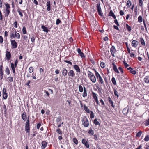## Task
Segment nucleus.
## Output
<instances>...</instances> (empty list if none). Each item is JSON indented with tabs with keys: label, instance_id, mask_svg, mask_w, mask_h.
Listing matches in <instances>:
<instances>
[{
	"label": "nucleus",
	"instance_id": "1",
	"mask_svg": "<svg viewBox=\"0 0 149 149\" xmlns=\"http://www.w3.org/2000/svg\"><path fill=\"white\" fill-rule=\"evenodd\" d=\"M81 122L82 124L84 127H88L89 123L87 118L85 116L82 117Z\"/></svg>",
	"mask_w": 149,
	"mask_h": 149
},
{
	"label": "nucleus",
	"instance_id": "2",
	"mask_svg": "<svg viewBox=\"0 0 149 149\" xmlns=\"http://www.w3.org/2000/svg\"><path fill=\"white\" fill-rule=\"evenodd\" d=\"M30 126L29 118L28 117L27 120L25 123V130L26 133H30Z\"/></svg>",
	"mask_w": 149,
	"mask_h": 149
},
{
	"label": "nucleus",
	"instance_id": "3",
	"mask_svg": "<svg viewBox=\"0 0 149 149\" xmlns=\"http://www.w3.org/2000/svg\"><path fill=\"white\" fill-rule=\"evenodd\" d=\"M84 110L87 113H90L91 112V113L90 114V118H91L92 119L93 118V112L92 111H90V109H88V107L86 106V105L84 104Z\"/></svg>",
	"mask_w": 149,
	"mask_h": 149
},
{
	"label": "nucleus",
	"instance_id": "4",
	"mask_svg": "<svg viewBox=\"0 0 149 149\" xmlns=\"http://www.w3.org/2000/svg\"><path fill=\"white\" fill-rule=\"evenodd\" d=\"M3 64H1L0 66V80H1L3 79L4 75L3 71Z\"/></svg>",
	"mask_w": 149,
	"mask_h": 149
},
{
	"label": "nucleus",
	"instance_id": "5",
	"mask_svg": "<svg viewBox=\"0 0 149 149\" xmlns=\"http://www.w3.org/2000/svg\"><path fill=\"white\" fill-rule=\"evenodd\" d=\"M11 45L12 48H16L17 47V44L15 40H10Z\"/></svg>",
	"mask_w": 149,
	"mask_h": 149
},
{
	"label": "nucleus",
	"instance_id": "6",
	"mask_svg": "<svg viewBox=\"0 0 149 149\" xmlns=\"http://www.w3.org/2000/svg\"><path fill=\"white\" fill-rule=\"evenodd\" d=\"M97 12H98V13L99 15L100 16H101V17L103 16V13L102 12L100 4H97Z\"/></svg>",
	"mask_w": 149,
	"mask_h": 149
},
{
	"label": "nucleus",
	"instance_id": "7",
	"mask_svg": "<svg viewBox=\"0 0 149 149\" xmlns=\"http://www.w3.org/2000/svg\"><path fill=\"white\" fill-rule=\"evenodd\" d=\"M6 59L8 61H9L11 58V53L8 51H6Z\"/></svg>",
	"mask_w": 149,
	"mask_h": 149
},
{
	"label": "nucleus",
	"instance_id": "8",
	"mask_svg": "<svg viewBox=\"0 0 149 149\" xmlns=\"http://www.w3.org/2000/svg\"><path fill=\"white\" fill-rule=\"evenodd\" d=\"M82 143L83 144H84L86 147L87 148H89V144L88 142L85 139H83L82 140Z\"/></svg>",
	"mask_w": 149,
	"mask_h": 149
},
{
	"label": "nucleus",
	"instance_id": "9",
	"mask_svg": "<svg viewBox=\"0 0 149 149\" xmlns=\"http://www.w3.org/2000/svg\"><path fill=\"white\" fill-rule=\"evenodd\" d=\"M41 144V149H45L47 147V143L46 141H42Z\"/></svg>",
	"mask_w": 149,
	"mask_h": 149
},
{
	"label": "nucleus",
	"instance_id": "10",
	"mask_svg": "<svg viewBox=\"0 0 149 149\" xmlns=\"http://www.w3.org/2000/svg\"><path fill=\"white\" fill-rule=\"evenodd\" d=\"M3 98L4 99H6L8 97L7 93H6V90L5 88H4L3 89Z\"/></svg>",
	"mask_w": 149,
	"mask_h": 149
},
{
	"label": "nucleus",
	"instance_id": "11",
	"mask_svg": "<svg viewBox=\"0 0 149 149\" xmlns=\"http://www.w3.org/2000/svg\"><path fill=\"white\" fill-rule=\"evenodd\" d=\"M87 74L88 77L90 79V80L92 81V82H93V74L90 71H88L87 72Z\"/></svg>",
	"mask_w": 149,
	"mask_h": 149
},
{
	"label": "nucleus",
	"instance_id": "12",
	"mask_svg": "<svg viewBox=\"0 0 149 149\" xmlns=\"http://www.w3.org/2000/svg\"><path fill=\"white\" fill-rule=\"evenodd\" d=\"M110 52L112 55L113 57H115L114 53L116 52V49L115 47L114 46H112L110 49Z\"/></svg>",
	"mask_w": 149,
	"mask_h": 149
},
{
	"label": "nucleus",
	"instance_id": "13",
	"mask_svg": "<svg viewBox=\"0 0 149 149\" xmlns=\"http://www.w3.org/2000/svg\"><path fill=\"white\" fill-rule=\"evenodd\" d=\"M46 5L47 6V10L48 11H50L51 10V6L50 4V1L49 0H47V1Z\"/></svg>",
	"mask_w": 149,
	"mask_h": 149
},
{
	"label": "nucleus",
	"instance_id": "14",
	"mask_svg": "<svg viewBox=\"0 0 149 149\" xmlns=\"http://www.w3.org/2000/svg\"><path fill=\"white\" fill-rule=\"evenodd\" d=\"M68 76L70 77H73L75 76V73L72 70H70L68 73Z\"/></svg>",
	"mask_w": 149,
	"mask_h": 149
},
{
	"label": "nucleus",
	"instance_id": "15",
	"mask_svg": "<svg viewBox=\"0 0 149 149\" xmlns=\"http://www.w3.org/2000/svg\"><path fill=\"white\" fill-rule=\"evenodd\" d=\"M22 118L23 120L25 121H27L28 118L27 117V114L26 112H24L23 113L22 115Z\"/></svg>",
	"mask_w": 149,
	"mask_h": 149
},
{
	"label": "nucleus",
	"instance_id": "16",
	"mask_svg": "<svg viewBox=\"0 0 149 149\" xmlns=\"http://www.w3.org/2000/svg\"><path fill=\"white\" fill-rule=\"evenodd\" d=\"M138 41L135 40H134L132 42V45L133 47H136L138 45Z\"/></svg>",
	"mask_w": 149,
	"mask_h": 149
},
{
	"label": "nucleus",
	"instance_id": "17",
	"mask_svg": "<svg viewBox=\"0 0 149 149\" xmlns=\"http://www.w3.org/2000/svg\"><path fill=\"white\" fill-rule=\"evenodd\" d=\"M77 52L81 57L82 58H84L85 56L84 54L81 51L79 48H78Z\"/></svg>",
	"mask_w": 149,
	"mask_h": 149
},
{
	"label": "nucleus",
	"instance_id": "18",
	"mask_svg": "<svg viewBox=\"0 0 149 149\" xmlns=\"http://www.w3.org/2000/svg\"><path fill=\"white\" fill-rule=\"evenodd\" d=\"M73 68L76 70L77 72L80 73L81 70L79 67L77 65H74L73 66Z\"/></svg>",
	"mask_w": 149,
	"mask_h": 149
},
{
	"label": "nucleus",
	"instance_id": "19",
	"mask_svg": "<svg viewBox=\"0 0 149 149\" xmlns=\"http://www.w3.org/2000/svg\"><path fill=\"white\" fill-rule=\"evenodd\" d=\"M17 10L19 13L20 16L21 17H23V15L22 14V12L24 11L22 10L20 8H18L17 9Z\"/></svg>",
	"mask_w": 149,
	"mask_h": 149
},
{
	"label": "nucleus",
	"instance_id": "20",
	"mask_svg": "<svg viewBox=\"0 0 149 149\" xmlns=\"http://www.w3.org/2000/svg\"><path fill=\"white\" fill-rule=\"evenodd\" d=\"M112 65L113 66V69L115 72L117 73H119V72L117 69V66L115 65V63L114 62L112 63Z\"/></svg>",
	"mask_w": 149,
	"mask_h": 149
},
{
	"label": "nucleus",
	"instance_id": "21",
	"mask_svg": "<svg viewBox=\"0 0 149 149\" xmlns=\"http://www.w3.org/2000/svg\"><path fill=\"white\" fill-rule=\"evenodd\" d=\"M68 73V71L67 69L65 68H63L62 71V75L63 76H66Z\"/></svg>",
	"mask_w": 149,
	"mask_h": 149
},
{
	"label": "nucleus",
	"instance_id": "22",
	"mask_svg": "<svg viewBox=\"0 0 149 149\" xmlns=\"http://www.w3.org/2000/svg\"><path fill=\"white\" fill-rule=\"evenodd\" d=\"M84 92L82 95V96L83 97H85L87 96V93L86 91V88L84 86Z\"/></svg>",
	"mask_w": 149,
	"mask_h": 149
},
{
	"label": "nucleus",
	"instance_id": "23",
	"mask_svg": "<svg viewBox=\"0 0 149 149\" xmlns=\"http://www.w3.org/2000/svg\"><path fill=\"white\" fill-rule=\"evenodd\" d=\"M11 67L13 71V73H15V65L13 63H11Z\"/></svg>",
	"mask_w": 149,
	"mask_h": 149
},
{
	"label": "nucleus",
	"instance_id": "24",
	"mask_svg": "<svg viewBox=\"0 0 149 149\" xmlns=\"http://www.w3.org/2000/svg\"><path fill=\"white\" fill-rule=\"evenodd\" d=\"M41 28L43 29L44 31L46 33H48V32L49 30L47 27H45L43 25H42L41 26Z\"/></svg>",
	"mask_w": 149,
	"mask_h": 149
},
{
	"label": "nucleus",
	"instance_id": "25",
	"mask_svg": "<svg viewBox=\"0 0 149 149\" xmlns=\"http://www.w3.org/2000/svg\"><path fill=\"white\" fill-rule=\"evenodd\" d=\"M109 16H112L114 19L116 18V16L114 14L112 10H111L109 13Z\"/></svg>",
	"mask_w": 149,
	"mask_h": 149
},
{
	"label": "nucleus",
	"instance_id": "26",
	"mask_svg": "<svg viewBox=\"0 0 149 149\" xmlns=\"http://www.w3.org/2000/svg\"><path fill=\"white\" fill-rule=\"evenodd\" d=\"M5 73L9 75L10 74V70L8 66H6L5 70Z\"/></svg>",
	"mask_w": 149,
	"mask_h": 149
},
{
	"label": "nucleus",
	"instance_id": "27",
	"mask_svg": "<svg viewBox=\"0 0 149 149\" xmlns=\"http://www.w3.org/2000/svg\"><path fill=\"white\" fill-rule=\"evenodd\" d=\"M14 33H15V37H16L18 39H19L20 38V35L19 33H17L15 30L14 32Z\"/></svg>",
	"mask_w": 149,
	"mask_h": 149
},
{
	"label": "nucleus",
	"instance_id": "28",
	"mask_svg": "<svg viewBox=\"0 0 149 149\" xmlns=\"http://www.w3.org/2000/svg\"><path fill=\"white\" fill-rule=\"evenodd\" d=\"M128 111V109L127 108H125L124 109L123 111V113L125 115L127 114Z\"/></svg>",
	"mask_w": 149,
	"mask_h": 149
},
{
	"label": "nucleus",
	"instance_id": "29",
	"mask_svg": "<svg viewBox=\"0 0 149 149\" xmlns=\"http://www.w3.org/2000/svg\"><path fill=\"white\" fill-rule=\"evenodd\" d=\"M144 81L146 83H149V76H146L144 79Z\"/></svg>",
	"mask_w": 149,
	"mask_h": 149
},
{
	"label": "nucleus",
	"instance_id": "30",
	"mask_svg": "<svg viewBox=\"0 0 149 149\" xmlns=\"http://www.w3.org/2000/svg\"><path fill=\"white\" fill-rule=\"evenodd\" d=\"M56 132L57 133L60 135H62L63 134V132L59 128H58L56 129Z\"/></svg>",
	"mask_w": 149,
	"mask_h": 149
},
{
	"label": "nucleus",
	"instance_id": "31",
	"mask_svg": "<svg viewBox=\"0 0 149 149\" xmlns=\"http://www.w3.org/2000/svg\"><path fill=\"white\" fill-rule=\"evenodd\" d=\"M109 103L111 104V106L113 107H114V106L113 104V102L111 100V98L110 97H109Z\"/></svg>",
	"mask_w": 149,
	"mask_h": 149
},
{
	"label": "nucleus",
	"instance_id": "32",
	"mask_svg": "<svg viewBox=\"0 0 149 149\" xmlns=\"http://www.w3.org/2000/svg\"><path fill=\"white\" fill-rule=\"evenodd\" d=\"M22 30L23 34H26L27 33V32L25 26H24L23 27Z\"/></svg>",
	"mask_w": 149,
	"mask_h": 149
},
{
	"label": "nucleus",
	"instance_id": "33",
	"mask_svg": "<svg viewBox=\"0 0 149 149\" xmlns=\"http://www.w3.org/2000/svg\"><path fill=\"white\" fill-rule=\"evenodd\" d=\"M140 40L141 44L143 45H145V43L143 39L142 38H140Z\"/></svg>",
	"mask_w": 149,
	"mask_h": 149
},
{
	"label": "nucleus",
	"instance_id": "34",
	"mask_svg": "<svg viewBox=\"0 0 149 149\" xmlns=\"http://www.w3.org/2000/svg\"><path fill=\"white\" fill-rule=\"evenodd\" d=\"M94 99H95V102L97 104H99V102L97 98L96 95V94L94 93Z\"/></svg>",
	"mask_w": 149,
	"mask_h": 149
},
{
	"label": "nucleus",
	"instance_id": "35",
	"mask_svg": "<svg viewBox=\"0 0 149 149\" xmlns=\"http://www.w3.org/2000/svg\"><path fill=\"white\" fill-rule=\"evenodd\" d=\"M15 38V33H14L13 32H11L10 34V38L11 39H13Z\"/></svg>",
	"mask_w": 149,
	"mask_h": 149
},
{
	"label": "nucleus",
	"instance_id": "36",
	"mask_svg": "<svg viewBox=\"0 0 149 149\" xmlns=\"http://www.w3.org/2000/svg\"><path fill=\"white\" fill-rule=\"evenodd\" d=\"M79 91L80 92H83V88L82 86L81 85H79L78 86Z\"/></svg>",
	"mask_w": 149,
	"mask_h": 149
},
{
	"label": "nucleus",
	"instance_id": "37",
	"mask_svg": "<svg viewBox=\"0 0 149 149\" xmlns=\"http://www.w3.org/2000/svg\"><path fill=\"white\" fill-rule=\"evenodd\" d=\"M94 123L95 125H98V126H100V123L98 121H97L96 119H95L94 120Z\"/></svg>",
	"mask_w": 149,
	"mask_h": 149
},
{
	"label": "nucleus",
	"instance_id": "38",
	"mask_svg": "<svg viewBox=\"0 0 149 149\" xmlns=\"http://www.w3.org/2000/svg\"><path fill=\"white\" fill-rule=\"evenodd\" d=\"M35 36H32L31 38V41L32 43H34L35 40Z\"/></svg>",
	"mask_w": 149,
	"mask_h": 149
},
{
	"label": "nucleus",
	"instance_id": "39",
	"mask_svg": "<svg viewBox=\"0 0 149 149\" xmlns=\"http://www.w3.org/2000/svg\"><path fill=\"white\" fill-rule=\"evenodd\" d=\"M73 141L74 143L76 145H77L78 144V140L76 138H73Z\"/></svg>",
	"mask_w": 149,
	"mask_h": 149
},
{
	"label": "nucleus",
	"instance_id": "40",
	"mask_svg": "<svg viewBox=\"0 0 149 149\" xmlns=\"http://www.w3.org/2000/svg\"><path fill=\"white\" fill-rule=\"evenodd\" d=\"M114 93L115 95L117 96V98H118L119 97L118 93L115 89L114 90Z\"/></svg>",
	"mask_w": 149,
	"mask_h": 149
},
{
	"label": "nucleus",
	"instance_id": "41",
	"mask_svg": "<svg viewBox=\"0 0 149 149\" xmlns=\"http://www.w3.org/2000/svg\"><path fill=\"white\" fill-rule=\"evenodd\" d=\"M8 79L10 82H12L13 81V78L12 77L10 76L8 77Z\"/></svg>",
	"mask_w": 149,
	"mask_h": 149
},
{
	"label": "nucleus",
	"instance_id": "42",
	"mask_svg": "<svg viewBox=\"0 0 149 149\" xmlns=\"http://www.w3.org/2000/svg\"><path fill=\"white\" fill-rule=\"evenodd\" d=\"M143 18L141 16H139L138 17V21L139 22H142Z\"/></svg>",
	"mask_w": 149,
	"mask_h": 149
},
{
	"label": "nucleus",
	"instance_id": "43",
	"mask_svg": "<svg viewBox=\"0 0 149 149\" xmlns=\"http://www.w3.org/2000/svg\"><path fill=\"white\" fill-rule=\"evenodd\" d=\"M126 26L127 29L128 31L129 32H130L131 30V27L130 26L127 24H126Z\"/></svg>",
	"mask_w": 149,
	"mask_h": 149
},
{
	"label": "nucleus",
	"instance_id": "44",
	"mask_svg": "<svg viewBox=\"0 0 149 149\" xmlns=\"http://www.w3.org/2000/svg\"><path fill=\"white\" fill-rule=\"evenodd\" d=\"M111 81L112 83L114 85H116V81L115 78L113 77L111 79Z\"/></svg>",
	"mask_w": 149,
	"mask_h": 149
},
{
	"label": "nucleus",
	"instance_id": "45",
	"mask_svg": "<svg viewBox=\"0 0 149 149\" xmlns=\"http://www.w3.org/2000/svg\"><path fill=\"white\" fill-rule=\"evenodd\" d=\"M94 70L95 71V75L96 77L97 78V79H98L99 76H100V75L94 69Z\"/></svg>",
	"mask_w": 149,
	"mask_h": 149
},
{
	"label": "nucleus",
	"instance_id": "46",
	"mask_svg": "<svg viewBox=\"0 0 149 149\" xmlns=\"http://www.w3.org/2000/svg\"><path fill=\"white\" fill-rule=\"evenodd\" d=\"M6 12L5 13V17H8L10 12V11H5Z\"/></svg>",
	"mask_w": 149,
	"mask_h": 149
},
{
	"label": "nucleus",
	"instance_id": "47",
	"mask_svg": "<svg viewBox=\"0 0 149 149\" xmlns=\"http://www.w3.org/2000/svg\"><path fill=\"white\" fill-rule=\"evenodd\" d=\"M98 79V81L100 82L102 84L103 83V81L101 76H99Z\"/></svg>",
	"mask_w": 149,
	"mask_h": 149
},
{
	"label": "nucleus",
	"instance_id": "48",
	"mask_svg": "<svg viewBox=\"0 0 149 149\" xmlns=\"http://www.w3.org/2000/svg\"><path fill=\"white\" fill-rule=\"evenodd\" d=\"M139 5L140 6L142 7H143V1L142 0H139Z\"/></svg>",
	"mask_w": 149,
	"mask_h": 149
},
{
	"label": "nucleus",
	"instance_id": "49",
	"mask_svg": "<svg viewBox=\"0 0 149 149\" xmlns=\"http://www.w3.org/2000/svg\"><path fill=\"white\" fill-rule=\"evenodd\" d=\"M61 116H59L56 118V122L58 123L61 121Z\"/></svg>",
	"mask_w": 149,
	"mask_h": 149
},
{
	"label": "nucleus",
	"instance_id": "50",
	"mask_svg": "<svg viewBox=\"0 0 149 149\" xmlns=\"http://www.w3.org/2000/svg\"><path fill=\"white\" fill-rule=\"evenodd\" d=\"M33 71V67H30L29 69V71L30 73H32Z\"/></svg>",
	"mask_w": 149,
	"mask_h": 149
},
{
	"label": "nucleus",
	"instance_id": "51",
	"mask_svg": "<svg viewBox=\"0 0 149 149\" xmlns=\"http://www.w3.org/2000/svg\"><path fill=\"white\" fill-rule=\"evenodd\" d=\"M64 61L67 63H68V64H70L71 65H72V63L70 61L64 60Z\"/></svg>",
	"mask_w": 149,
	"mask_h": 149
},
{
	"label": "nucleus",
	"instance_id": "52",
	"mask_svg": "<svg viewBox=\"0 0 149 149\" xmlns=\"http://www.w3.org/2000/svg\"><path fill=\"white\" fill-rule=\"evenodd\" d=\"M94 25H95V29H97L98 28L99 25L98 24L97 22L95 21Z\"/></svg>",
	"mask_w": 149,
	"mask_h": 149
},
{
	"label": "nucleus",
	"instance_id": "53",
	"mask_svg": "<svg viewBox=\"0 0 149 149\" xmlns=\"http://www.w3.org/2000/svg\"><path fill=\"white\" fill-rule=\"evenodd\" d=\"M142 134V132L140 131L138 132L136 134V136L139 137Z\"/></svg>",
	"mask_w": 149,
	"mask_h": 149
},
{
	"label": "nucleus",
	"instance_id": "54",
	"mask_svg": "<svg viewBox=\"0 0 149 149\" xmlns=\"http://www.w3.org/2000/svg\"><path fill=\"white\" fill-rule=\"evenodd\" d=\"M145 124L146 126H148L149 125V118L146 120Z\"/></svg>",
	"mask_w": 149,
	"mask_h": 149
},
{
	"label": "nucleus",
	"instance_id": "55",
	"mask_svg": "<svg viewBox=\"0 0 149 149\" xmlns=\"http://www.w3.org/2000/svg\"><path fill=\"white\" fill-rule=\"evenodd\" d=\"M149 140V136L148 135L146 136L144 138V140L145 141H147Z\"/></svg>",
	"mask_w": 149,
	"mask_h": 149
},
{
	"label": "nucleus",
	"instance_id": "56",
	"mask_svg": "<svg viewBox=\"0 0 149 149\" xmlns=\"http://www.w3.org/2000/svg\"><path fill=\"white\" fill-rule=\"evenodd\" d=\"M18 63V61L17 59H16L15 61V63L14 64V65H15V67L16 68L17 67V65Z\"/></svg>",
	"mask_w": 149,
	"mask_h": 149
},
{
	"label": "nucleus",
	"instance_id": "57",
	"mask_svg": "<svg viewBox=\"0 0 149 149\" xmlns=\"http://www.w3.org/2000/svg\"><path fill=\"white\" fill-rule=\"evenodd\" d=\"M61 22V21L58 18L56 20V25H58Z\"/></svg>",
	"mask_w": 149,
	"mask_h": 149
},
{
	"label": "nucleus",
	"instance_id": "58",
	"mask_svg": "<svg viewBox=\"0 0 149 149\" xmlns=\"http://www.w3.org/2000/svg\"><path fill=\"white\" fill-rule=\"evenodd\" d=\"M67 102H68L69 106H70L72 103L71 100H67Z\"/></svg>",
	"mask_w": 149,
	"mask_h": 149
},
{
	"label": "nucleus",
	"instance_id": "59",
	"mask_svg": "<svg viewBox=\"0 0 149 149\" xmlns=\"http://www.w3.org/2000/svg\"><path fill=\"white\" fill-rule=\"evenodd\" d=\"M41 125V124L40 123H38L37 124L36 126L37 129H39Z\"/></svg>",
	"mask_w": 149,
	"mask_h": 149
},
{
	"label": "nucleus",
	"instance_id": "60",
	"mask_svg": "<svg viewBox=\"0 0 149 149\" xmlns=\"http://www.w3.org/2000/svg\"><path fill=\"white\" fill-rule=\"evenodd\" d=\"M14 26L15 27L17 28V21H15L13 23Z\"/></svg>",
	"mask_w": 149,
	"mask_h": 149
},
{
	"label": "nucleus",
	"instance_id": "61",
	"mask_svg": "<svg viewBox=\"0 0 149 149\" xmlns=\"http://www.w3.org/2000/svg\"><path fill=\"white\" fill-rule=\"evenodd\" d=\"M3 38L2 36H0V43L2 44L3 43Z\"/></svg>",
	"mask_w": 149,
	"mask_h": 149
},
{
	"label": "nucleus",
	"instance_id": "62",
	"mask_svg": "<svg viewBox=\"0 0 149 149\" xmlns=\"http://www.w3.org/2000/svg\"><path fill=\"white\" fill-rule=\"evenodd\" d=\"M100 65L102 68H104L105 67V63L104 62H102L100 63Z\"/></svg>",
	"mask_w": 149,
	"mask_h": 149
},
{
	"label": "nucleus",
	"instance_id": "63",
	"mask_svg": "<svg viewBox=\"0 0 149 149\" xmlns=\"http://www.w3.org/2000/svg\"><path fill=\"white\" fill-rule=\"evenodd\" d=\"M3 1V0H0V8L1 9L3 7V3H2V1Z\"/></svg>",
	"mask_w": 149,
	"mask_h": 149
},
{
	"label": "nucleus",
	"instance_id": "64",
	"mask_svg": "<svg viewBox=\"0 0 149 149\" xmlns=\"http://www.w3.org/2000/svg\"><path fill=\"white\" fill-rule=\"evenodd\" d=\"M28 38V36L27 35H24L23 36V39L26 40H27Z\"/></svg>",
	"mask_w": 149,
	"mask_h": 149
}]
</instances>
